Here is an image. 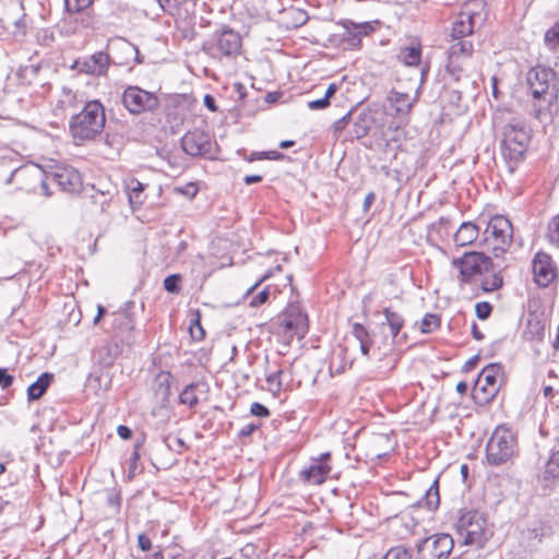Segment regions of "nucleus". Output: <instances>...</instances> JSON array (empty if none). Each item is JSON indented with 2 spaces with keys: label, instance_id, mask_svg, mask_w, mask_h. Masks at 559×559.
I'll use <instances>...</instances> for the list:
<instances>
[{
  "label": "nucleus",
  "instance_id": "7ed1b4c3",
  "mask_svg": "<svg viewBox=\"0 0 559 559\" xmlns=\"http://www.w3.org/2000/svg\"><path fill=\"white\" fill-rule=\"evenodd\" d=\"M105 123V108L95 99L87 102L79 114L71 117L69 131L75 141H92L104 131Z\"/></svg>",
  "mask_w": 559,
  "mask_h": 559
},
{
  "label": "nucleus",
  "instance_id": "c03bdc74",
  "mask_svg": "<svg viewBox=\"0 0 559 559\" xmlns=\"http://www.w3.org/2000/svg\"><path fill=\"white\" fill-rule=\"evenodd\" d=\"M544 39L545 44L551 49L559 46V22H556L554 26L546 31Z\"/></svg>",
  "mask_w": 559,
  "mask_h": 559
},
{
  "label": "nucleus",
  "instance_id": "f8f14e48",
  "mask_svg": "<svg viewBox=\"0 0 559 559\" xmlns=\"http://www.w3.org/2000/svg\"><path fill=\"white\" fill-rule=\"evenodd\" d=\"M180 142L183 152L192 157H214V144L211 135L201 129L188 131Z\"/></svg>",
  "mask_w": 559,
  "mask_h": 559
},
{
  "label": "nucleus",
  "instance_id": "6ab92c4d",
  "mask_svg": "<svg viewBox=\"0 0 559 559\" xmlns=\"http://www.w3.org/2000/svg\"><path fill=\"white\" fill-rule=\"evenodd\" d=\"M547 320L543 313L528 312L523 337L528 342L542 343L545 338Z\"/></svg>",
  "mask_w": 559,
  "mask_h": 559
},
{
  "label": "nucleus",
  "instance_id": "a19ab883",
  "mask_svg": "<svg viewBox=\"0 0 559 559\" xmlns=\"http://www.w3.org/2000/svg\"><path fill=\"white\" fill-rule=\"evenodd\" d=\"M286 156L278 151H263V152H252L248 157V162H255L262 159H272V160H282Z\"/></svg>",
  "mask_w": 559,
  "mask_h": 559
},
{
  "label": "nucleus",
  "instance_id": "ddd939ff",
  "mask_svg": "<svg viewBox=\"0 0 559 559\" xmlns=\"http://www.w3.org/2000/svg\"><path fill=\"white\" fill-rule=\"evenodd\" d=\"M134 307V301L129 300L124 307L111 314L110 326L117 337L127 345L134 343V319L130 310Z\"/></svg>",
  "mask_w": 559,
  "mask_h": 559
},
{
  "label": "nucleus",
  "instance_id": "4468645a",
  "mask_svg": "<svg viewBox=\"0 0 559 559\" xmlns=\"http://www.w3.org/2000/svg\"><path fill=\"white\" fill-rule=\"evenodd\" d=\"M111 61L112 58L109 53L97 51L88 57L76 59L71 66V69L88 75L105 76L107 75Z\"/></svg>",
  "mask_w": 559,
  "mask_h": 559
},
{
  "label": "nucleus",
  "instance_id": "c85d7f7f",
  "mask_svg": "<svg viewBox=\"0 0 559 559\" xmlns=\"http://www.w3.org/2000/svg\"><path fill=\"white\" fill-rule=\"evenodd\" d=\"M353 335L359 342L360 352L364 356L369 357L371 349L374 350V340L373 336L369 333V331L361 323H354Z\"/></svg>",
  "mask_w": 559,
  "mask_h": 559
},
{
  "label": "nucleus",
  "instance_id": "2f4dec72",
  "mask_svg": "<svg viewBox=\"0 0 559 559\" xmlns=\"http://www.w3.org/2000/svg\"><path fill=\"white\" fill-rule=\"evenodd\" d=\"M145 185H143L142 182H140L138 179H131L130 182L128 183V199H129V203L131 205V207L133 210H136L139 207H141L143 205V203L145 202V194H144V190H145Z\"/></svg>",
  "mask_w": 559,
  "mask_h": 559
},
{
  "label": "nucleus",
  "instance_id": "052dcab7",
  "mask_svg": "<svg viewBox=\"0 0 559 559\" xmlns=\"http://www.w3.org/2000/svg\"><path fill=\"white\" fill-rule=\"evenodd\" d=\"M283 373L282 370L274 371L266 376V382L270 385H275L276 390L280 391L282 389V382H281V374Z\"/></svg>",
  "mask_w": 559,
  "mask_h": 559
},
{
  "label": "nucleus",
  "instance_id": "4d7b16f0",
  "mask_svg": "<svg viewBox=\"0 0 559 559\" xmlns=\"http://www.w3.org/2000/svg\"><path fill=\"white\" fill-rule=\"evenodd\" d=\"M14 382V376L10 374L5 368H0V388L9 389Z\"/></svg>",
  "mask_w": 559,
  "mask_h": 559
},
{
  "label": "nucleus",
  "instance_id": "473e14b6",
  "mask_svg": "<svg viewBox=\"0 0 559 559\" xmlns=\"http://www.w3.org/2000/svg\"><path fill=\"white\" fill-rule=\"evenodd\" d=\"M119 348L117 344H104L95 353L97 362L105 367H111L118 357Z\"/></svg>",
  "mask_w": 559,
  "mask_h": 559
},
{
  "label": "nucleus",
  "instance_id": "0eeeda50",
  "mask_svg": "<svg viewBox=\"0 0 559 559\" xmlns=\"http://www.w3.org/2000/svg\"><path fill=\"white\" fill-rule=\"evenodd\" d=\"M502 376L503 367L501 364L492 362L483 368L474 385V400L480 405L490 403L499 392V378Z\"/></svg>",
  "mask_w": 559,
  "mask_h": 559
},
{
  "label": "nucleus",
  "instance_id": "39448f33",
  "mask_svg": "<svg viewBox=\"0 0 559 559\" xmlns=\"http://www.w3.org/2000/svg\"><path fill=\"white\" fill-rule=\"evenodd\" d=\"M242 38L228 25H222L206 40L201 50L213 59H234L241 53Z\"/></svg>",
  "mask_w": 559,
  "mask_h": 559
},
{
  "label": "nucleus",
  "instance_id": "37998d69",
  "mask_svg": "<svg viewBox=\"0 0 559 559\" xmlns=\"http://www.w3.org/2000/svg\"><path fill=\"white\" fill-rule=\"evenodd\" d=\"M181 275L170 274L164 280V289L170 294H178L181 290Z\"/></svg>",
  "mask_w": 559,
  "mask_h": 559
},
{
  "label": "nucleus",
  "instance_id": "4be33fe9",
  "mask_svg": "<svg viewBox=\"0 0 559 559\" xmlns=\"http://www.w3.org/2000/svg\"><path fill=\"white\" fill-rule=\"evenodd\" d=\"M508 267V263L506 259L502 258L501 261L493 262V270L485 271L481 282L480 288L484 293H492L500 289L503 285V277L501 272Z\"/></svg>",
  "mask_w": 559,
  "mask_h": 559
},
{
  "label": "nucleus",
  "instance_id": "f3484780",
  "mask_svg": "<svg viewBox=\"0 0 559 559\" xmlns=\"http://www.w3.org/2000/svg\"><path fill=\"white\" fill-rule=\"evenodd\" d=\"M345 31L347 37L344 38L352 48H359L361 45V37L371 34L374 27L370 22L356 23L352 20L345 19L338 22Z\"/></svg>",
  "mask_w": 559,
  "mask_h": 559
},
{
  "label": "nucleus",
  "instance_id": "09e8293b",
  "mask_svg": "<svg viewBox=\"0 0 559 559\" xmlns=\"http://www.w3.org/2000/svg\"><path fill=\"white\" fill-rule=\"evenodd\" d=\"M492 305L488 301L477 302L475 306V313L479 320H487L492 313Z\"/></svg>",
  "mask_w": 559,
  "mask_h": 559
},
{
  "label": "nucleus",
  "instance_id": "ea45409f",
  "mask_svg": "<svg viewBox=\"0 0 559 559\" xmlns=\"http://www.w3.org/2000/svg\"><path fill=\"white\" fill-rule=\"evenodd\" d=\"M95 0H64V9L70 14H76L91 8Z\"/></svg>",
  "mask_w": 559,
  "mask_h": 559
},
{
  "label": "nucleus",
  "instance_id": "79ce46f5",
  "mask_svg": "<svg viewBox=\"0 0 559 559\" xmlns=\"http://www.w3.org/2000/svg\"><path fill=\"white\" fill-rule=\"evenodd\" d=\"M440 326V318L437 314L427 313L421 320V332L431 333Z\"/></svg>",
  "mask_w": 559,
  "mask_h": 559
},
{
  "label": "nucleus",
  "instance_id": "b1692460",
  "mask_svg": "<svg viewBox=\"0 0 559 559\" xmlns=\"http://www.w3.org/2000/svg\"><path fill=\"white\" fill-rule=\"evenodd\" d=\"M475 13L468 10H463L457 19L453 22L451 29V37L453 40L462 39L465 36L473 34L474 31Z\"/></svg>",
  "mask_w": 559,
  "mask_h": 559
},
{
  "label": "nucleus",
  "instance_id": "49530a36",
  "mask_svg": "<svg viewBox=\"0 0 559 559\" xmlns=\"http://www.w3.org/2000/svg\"><path fill=\"white\" fill-rule=\"evenodd\" d=\"M164 442L169 450L175 451L177 453H182L185 450L188 449V445L186 444L185 440L178 437H165Z\"/></svg>",
  "mask_w": 559,
  "mask_h": 559
},
{
  "label": "nucleus",
  "instance_id": "bf43d9fd",
  "mask_svg": "<svg viewBox=\"0 0 559 559\" xmlns=\"http://www.w3.org/2000/svg\"><path fill=\"white\" fill-rule=\"evenodd\" d=\"M350 118H352V112L349 111L345 116H343L342 118L337 119L333 123L334 132L335 133L342 132L347 127V124L349 123Z\"/></svg>",
  "mask_w": 559,
  "mask_h": 559
},
{
  "label": "nucleus",
  "instance_id": "774afa93",
  "mask_svg": "<svg viewBox=\"0 0 559 559\" xmlns=\"http://www.w3.org/2000/svg\"><path fill=\"white\" fill-rule=\"evenodd\" d=\"M203 104L204 106L210 110V111H216L217 110V106H216V102H215V98L210 95V94H206L203 98Z\"/></svg>",
  "mask_w": 559,
  "mask_h": 559
},
{
  "label": "nucleus",
  "instance_id": "6e6552de",
  "mask_svg": "<svg viewBox=\"0 0 559 559\" xmlns=\"http://www.w3.org/2000/svg\"><path fill=\"white\" fill-rule=\"evenodd\" d=\"M485 235V240L492 246L493 257L500 259L512 242L513 226L507 217L496 215L488 222Z\"/></svg>",
  "mask_w": 559,
  "mask_h": 559
},
{
  "label": "nucleus",
  "instance_id": "a878e982",
  "mask_svg": "<svg viewBox=\"0 0 559 559\" xmlns=\"http://www.w3.org/2000/svg\"><path fill=\"white\" fill-rule=\"evenodd\" d=\"M421 44L413 43L411 46L401 47L396 56L405 67H419L421 64Z\"/></svg>",
  "mask_w": 559,
  "mask_h": 559
},
{
  "label": "nucleus",
  "instance_id": "393cba45",
  "mask_svg": "<svg viewBox=\"0 0 559 559\" xmlns=\"http://www.w3.org/2000/svg\"><path fill=\"white\" fill-rule=\"evenodd\" d=\"M501 155L506 162L510 174L514 173L519 164L525 158L527 147L521 145H512L502 143L500 144Z\"/></svg>",
  "mask_w": 559,
  "mask_h": 559
},
{
  "label": "nucleus",
  "instance_id": "5701e85b",
  "mask_svg": "<svg viewBox=\"0 0 559 559\" xmlns=\"http://www.w3.org/2000/svg\"><path fill=\"white\" fill-rule=\"evenodd\" d=\"M108 48L121 53L118 60L112 59L111 61V63L117 66H126L129 63L132 56H139L138 46L121 37L110 40Z\"/></svg>",
  "mask_w": 559,
  "mask_h": 559
},
{
  "label": "nucleus",
  "instance_id": "f03ea898",
  "mask_svg": "<svg viewBox=\"0 0 559 559\" xmlns=\"http://www.w3.org/2000/svg\"><path fill=\"white\" fill-rule=\"evenodd\" d=\"M15 176L20 178L31 177L38 181L41 193L46 197L52 194L51 187H57L61 191L69 193L79 192L82 187L81 175L72 167H57L53 171L49 173L44 171L38 166L19 168L11 174L8 182Z\"/></svg>",
  "mask_w": 559,
  "mask_h": 559
},
{
  "label": "nucleus",
  "instance_id": "5fc2aeb1",
  "mask_svg": "<svg viewBox=\"0 0 559 559\" xmlns=\"http://www.w3.org/2000/svg\"><path fill=\"white\" fill-rule=\"evenodd\" d=\"M250 413H251V415L260 417V418H266L271 415L269 408L259 402H254L251 404Z\"/></svg>",
  "mask_w": 559,
  "mask_h": 559
},
{
  "label": "nucleus",
  "instance_id": "603ef678",
  "mask_svg": "<svg viewBox=\"0 0 559 559\" xmlns=\"http://www.w3.org/2000/svg\"><path fill=\"white\" fill-rule=\"evenodd\" d=\"M525 536L528 540L536 539L538 543H540L543 537L545 536V526L540 523L537 526L530 527L525 532Z\"/></svg>",
  "mask_w": 559,
  "mask_h": 559
},
{
  "label": "nucleus",
  "instance_id": "7c9ffc66",
  "mask_svg": "<svg viewBox=\"0 0 559 559\" xmlns=\"http://www.w3.org/2000/svg\"><path fill=\"white\" fill-rule=\"evenodd\" d=\"M53 379V374L49 372L41 373L35 382L27 388L28 401L39 400L48 390Z\"/></svg>",
  "mask_w": 559,
  "mask_h": 559
},
{
  "label": "nucleus",
  "instance_id": "412c9836",
  "mask_svg": "<svg viewBox=\"0 0 559 559\" xmlns=\"http://www.w3.org/2000/svg\"><path fill=\"white\" fill-rule=\"evenodd\" d=\"M210 392L207 382L200 380L191 382L179 394V403L194 408L200 401V396L206 397Z\"/></svg>",
  "mask_w": 559,
  "mask_h": 559
},
{
  "label": "nucleus",
  "instance_id": "8fccbe9b",
  "mask_svg": "<svg viewBox=\"0 0 559 559\" xmlns=\"http://www.w3.org/2000/svg\"><path fill=\"white\" fill-rule=\"evenodd\" d=\"M144 443V438L138 439L133 445V451L130 457L129 473L133 474L136 469V463L140 460V450Z\"/></svg>",
  "mask_w": 559,
  "mask_h": 559
},
{
  "label": "nucleus",
  "instance_id": "423d86ee",
  "mask_svg": "<svg viewBox=\"0 0 559 559\" xmlns=\"http://www.w3.org/2000/svg\"><path fill=\"white\" fill-rule=\"evenodd\" d=\"M486 526L487 519L478 510L463 512L456 523L457 533L463 538L464 544L478 547H483L487 540Z\"/></svg>",
  "mask_w": 559,
  "mask_h": 559
},
{
  "label": "nucleus",
  "instance_id": "c756f323",
  "mask_svg": "<svg viewBox=\"0 0 559 559\" xmlns=\"http://www.w3.org/2000/svg\"><path fill=\"white\" fill-rule=\"evenodd\" d=\"M171 373L169 371H160L154 380V392L160 402L166 403L171 395Z\"/></svg>",
  "mask_w": 559,
  "mask_h": 559
},
{
  "label": "nucleus",
  "instance_id": "680f3d73",
  "mask_svg": "<svg viewBox=\"0 0 559 559\" xmlns=\"http://www.w3.org/2000/svg\"><path fill=\"white\" fill-rule=\"evenodd\" d=\"M138 547L142 551H148L152 548V542H151L150 537L146 534H144V533L139 534V536H138Z\"/></svg>",
  "mask_w": 559,
  "mask_h": 559
},
{
  "label": "nucleus",
  "instance_id": "bb28decb",
  "mask_svg": "<svg viewBox=\"0 0 559 559\" xmlns=\"http://www.w3.org/2000/svg\"><path fill=\"white\" fill-rule=\"evenodd\" d=\"M478 226L472 222H464L454 235V242L457 247H466L472 245L478 237Z\"/></svg>",
  "mask_w": 559,
  "mask_h": 559
},
{
  "label": "nucleus",
  "instance_id": "e433bc0d",
  "mask_svg": "<svg viewBox=\"0 0 559 559\" xmlns=\"http://www.w3.org/2000/svg\"><path fill=\"white\" fill-rule=\"evenodd\" d=\"M545 480H559V451L552 452L548 459L544 472Z\"/></svg>",
  "mask_w": 559,
  "mask_h": 559
},
{
  "label": "nucleus",
  "instance_id": "864d4df0",
  "mask_svg": "<svg viewBox=\"0 0 559 559\" xmlns=\"http://www.w3.org/2000/svg\"><path fill=\"white\" fill-rule=\"evenodd\" d=\"M175 191L177 193L182 194V195L187 197L188 199L192 200L197 195L199 188H198L197 183L189 182V183L185 185L183 187H176Z\"/></svg>",
  "mask_w": 559,
  "mask_h": 559
},
{
  "label": "nucleus",
  "instance_id": "a18cd8bd",
  "mask_svg": "<svg viewBox=\"0 0 559 559\" xmlns=\"http://www.w3.org/2000/svg\"><path fill=\"white\" fill-rule=\"evenodd\" d=\"M381 559H412V554L404 546H396L389 549Z\"/></svg>",
  "mask_w": 559,
  "mask_h": 559
},
{
  "label": "nucleus",
  "instance_id": "13d9d810",
  "mask_svg": "<svg viewBox=\"0 0 559 559\" xmlns=\"http://www.w3.org/2000/svg\"><path fill=\"white\" fill-rule=\"evenodd\" d=\"M292 14L294 16V27L302 26L304 24L307 23L309 19L307 12L300 9L293 10Z\"/></svg>",
  "mask_w": 559,
  "mask_h": 559
},
{
  "label": "nucleus",
  "instance_id": "1a4fd4ad",
  "mask_svg": "<svg viewBox=\"0 0 559 559\" xmlns=\"http://www.w3.org/2000/svg\"><path fill=\"white\" fill-rule=\"evenodd\" d=\"M452 265L459 269L461 284H471L477 275H484L485 271L493 270V260L479 251L465 252L461 258L452 260Z\"/></svg>",
  "mask_w": 559,
  "mask_h": 559
},
{
  "label": "nucleus",
  "instance_id": "338daca9",
  "mask_svg": "<svg viewBox=\"0 0 559 559\" xmlns=\"http://www.w3.org/2000/svg\"><path fill=\"white\" fill-rule=\"evenodd\" d=\"M480 357L479 355H475L473 357H471L463 366V371L464 372H469L472 371L473 369L476 368L478 361H479Z\"/></svg>",
  "mask_w": 559,
  "mask_h": 559
},
{
  "label": "nucleus",
  "instance_id": "6e6d98bb",
  "mask_svg": "<svg viewBox=\"0 0 559 559\" xmlns=\"http://www.w3.org/2000/svg\"><path fill=\"white\" fill-rule=\"evenodd\" d=\"M548 237L552 243H559V215L549 224Z\"/></svg>",
  "mask_w": 559,
  "mask_h": 559
},
{
  "label": "nucleus",
  "instance_id": "9b49d317",
  "mask_svg": "<svg viewBox=\"0 0 559 559\" xmlns=\"http://www.w3.org/2000/svg\"><path fill=\"white\" fill-rule=\"evenodd\" d=\"M454 540L445 533L430 535L417 545V559H448L453 550Z\"/></svg>",
  "mask_w": 559,
  "mask_h": 559
},
{
  "label": "nucleus",
  "instance_id": "0e129e2a",
  "mask_svg": "<svg viewBox=\"0 0 559 559\" xmlns=\"http://www.w3.org/2000/svg\"><path fill=\"white\" fill-rule=\"evenodd\" d=\"M329 106L330 102H326V98L323 97L308 103V108L311 110H321Z\"/></svg>",
  "mask_w": 559,
  "mask_h": 559
},
{
  "label": "nucleus",
  "instance_id": "58836bf2",
  "mask_svg": "<svg viewBox=\"0 0 559 559\" xmlns=\"http://www.w3.org/2000/svg\"><path fill=\"white\" fill-rule=\"evenodd\" d=\"M447 72L455 82H460L463 78H467L460 59L451 58L450 56L447 63Z\"/></svg>",
  "mask_w": 559,
  "mask_h": 559
},
{
  "label": "nucleus",
  "instance_id": "9d476101",
  "mask_svg": "<svg viewBox=\"0 0 559 559\" xmlns=\"http://www.w3.org/2000/svg\"><path fill=\"white\" fill-rule=\"evenodd\" d=\"M121 103L131 115L154 112L160 102L158 96L138 85H128L121 94Z\"/></svg>",
  "mask_w": 559,
  "mask_h": 559
},
{
  "label": "nucleus",
  "instance_id": "3c124183",
  "mask_svg": "<svg viewBox=\"0 0 559 559\" xmlns=\"http://www.w3.org/2000/svg\"><path fill=\"white\" fill-rule=\"evenodd\" d=\"M270 297V287H264L261 292H259L257 295L252 296V298L249 301V306L252 308L260 307L264 305Z\"/></svg>",
  "mask_w": 559,
  "mask_h": 559
},
{
  "label": "nucleus",
  "instance_id": "2eb2a0df",
  "mask_svg": "<svg viewBox=\"0 0 559 559\" xmlns=\"http://www.w3.org/2000/svg\"><path fill=\"white\" fill-rule=\"evenodd\" d=\"M418 96L417 93L411 96L408 93L399 92L393 88L388 95L391 115L400 119H405L409 115L413 106L417 103Z\"/></svg>",
  "mask_w": 559,
  "mask_h": 559
},
{
  "label": "nucleus",
  "instance_id": "20e7f679",
  "mask_svg": "<svg viewBox=\"0 0 559 559\" xmlns=\"http://www.w3.org/2000/svg\"><path fill=\"white\" fill-rule=\"evenodd\" d=\"M519 454L518 438L513 430L504 425L498 426L486 444V461L490 466L511 463Z\"/></svg>",
  "mask_w": 559,
  "mask_h": 559
},
{
  "label": "nucleus",
  "instance_id": "f704fd0d",
  "mask_svg": "<svg viewBox=\"0 0 559 559\" xmlns=\"http://www.w3.org/2000/svg\"><path fill=\"white\" fill-rule=\"evenodd\" d=\"M439 478L438 476L430 487L426 490L424 502L428 510H436L440 503V491H439Z\"/></svg>",
  "mask_w": 559,
  "mask_h": 559
},
{
  "label": "nucleus",
  "instance_id": "de8ad7c7",
  "mask_svg": "<svg viewBox=\"0 0 559 559\" xmlns=\"http://www.w3.org/2000/svg\"><path fill=\"white\" fill-rule=\"evenodd\" d=\"M188 0H157L164 12L174 15Z\"/></svg>",
  "mask_w": 559,
  "mask_h": 559
},
{
  "label": "nucleus",
  "instance_id": "a211bd4d",
  "mask_svg": "<svg viewBox=\"0 0 559 559\" xmlns=\"http://www.w3.org/2000/svg\"><path fill=\"white\" fill-rule=\"evenodd\" d=\"M530 140L528 130L521 120L512 119L504 126L502 143L528 147Z\"/></svg>",
  "mask_w": 559,
  "mask_h": 559
},
{
  "label": "nucleus",
  "instance_id": "cd10ccee",
  "mask_svg": "<svg viewBox=\"0 0 559 559\" xmlns=\"http://www.w3.org/2000/svg\"><path fill=\"white\" fill-rule=\"evenodd\" d=\"M382 313L385 318V322L382 324H386L389 326L392 341L395 342L400 335L401 330L404 328V317L402 313L393 310L391 307L383 308Z\"/></svg>",
  "mask_w": 559,
  "mask_h": 559
},
{
  "label": "nucleus",
  "instance_id": "f257e3e1",
  "mask_svg": "<svg viewBox=\"0 0 559 559\" xmlns=\"http://www.w3.org/2000/svg\"><path fill=\"white\" fill-rule=\"evenodd\" d=\"M526 84L535 100V117L542 119L545 112L551 114L559 97V76L556 71L545 66L533 67L526 74Z\"/></svg>",
  "mask_w": 559,
  "mask_h": 559
},
{
  "label": "nucleus",
  "instance_id": "4c0bfd02",
  "mask_svg": "<svg viewBox=\"0 0 559 559\" xmlns=\"http://www.w3.org/2000/svg\"><path fill=\"white\" fill-rule=\"evenodd\" d=\"M189 332L194 341H202L205 337V331L201 325V313L199 310H195L192 313V319L190 321Z\"/></svg>",
  "mask_w": 559,
  "mask_h": 559
},
{
  "label": "nucleus",
  "instance_id": "e2e57ef3",
  "mask_svg": "<svg viewBox=\"0 0 559 559\" xmlns=\"http://www.w3.org/2000/svg\"><path fill=\"white\" fill-rule=\"evenodd\" d=\"M260 428V424L250 423L245 425L238 432L240 438L250 437L255 430Z\"/></svg>",
  "mask_w": 559,
  "mask_h": 559
},
{
  "label": "nucleus",
  "instance_id": "c9c22d12",
  "mask_svg": "<svg viewBox=\"0 0 559 559\" xmlns=\"http://www.w3.org/2000/svg\"><path fill=\"white\" fill-rule=\"evenodd\" d=\"M451 58L460 59L461 57H469L473 53V44L468 40L456 39L449 48Z\"/></svg>",
  "mask_w": 559,
  "mask_h": 559
},
{
  "label": "nucleus",
  "instance_id": "69168bd1",
  "mask_svg": "<svg viewBox=\"0 0 559 559\" xmlns=\"http://www.w3.org/2000/svg\"><path fill=\"white\" fill-rule=\"evenodd\" d=\"M117 433L122 440H129L132 438V430L124 425H119L117 427Z\"/></svg>",
  "mask_w": 559,
  "mask_h": 559
},
{
  "label": "nucleus",
  "instance_id": "72a5a7b5",
  "mask_svg": "<svg viewBox=\"0 0 559 559\" xmlns=\"http://www.w3.org/2000/svg\"><path fill=\"white\" fill-rule=\"evenodd\" d=\"M372 123L373 119L370 114L360 112L354 121L353 134L357 139L366 136L369 133Z\"/></svg>",
  "mask_w": 559,
  "mask_h": 559
},
{
  "label": "nucleus",
  "instance_id": "dca6fc26",
  "mask_svg": "<svg viewBox=\"0 0 559 559\" xmlns=\"http://www.w3.org/2000/svg\"><path fill=\"white\" fill-rule=\"evenodd\" d=\"M533 273L538 286H549L556 277L551 257L545 252H538L533 260Z\"/></svg>",
  "mask_w": 559,
  "mask_h": 559
},
{
  "label": "nucleus",
  "instance_id": "aec40b11",
  "mask_svg": "<svg viewBox=\"0 0 559 559\" xmlns=\"http://www.w3.org/2000/svg\"><path fill=\"white\" fill-rule=\"evenodd\" d=\"M330 459V453L321 454L319 460H316L308 468L301 471L302 478L311 484L319 485L324 483L331 467L326 464Z\"/></svg>",
  "mask_w": 559,
  "mask_h": 559
}]
</instances>
